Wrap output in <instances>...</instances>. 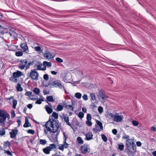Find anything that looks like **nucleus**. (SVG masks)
I'll list each match as a JSON object with an SVG mask.
<instances>
[{"instance_id":"a878e982","label":"nucleus","mask_w":156,"mask_h":156,"mask_svg":"<svg viewBox=\"0 0 156 156\" xmlns=\"http://www.w3.org/2000/svg\"><path fill=\"white\" fill-rule=\"evenodd\" d=\"M63 108L62 105H58L56 108V111H62Z\"/></svg>"},{"instance_id":"1a4fd4ad","label":"nucleus","mask_w":156,"mask_h":156,"mask_svg":"<svg viewBox=\"0 0 156 156\" xmlns=\"http://www.w3.org/2000/svg\"><path fill=\"white\" fill-rule=\"evenodd\" d=\"M80 150L82 153L83 154L89 153L90 151V146L87 144H85L81 146Z\"/></svg>"},{"instance_id":"338daca9","label":"nucleus","mask_w":156,"mask_h":156,"mask_svg":"<svg viewBox=\"0 0 156 156\" xmlns=\"http://www.w3.org/2000/svg\"><path fill=\"white\" fill-rule=\"evenodd\" d=\"M17 122L18 123V126L19 127L20 126V124L21 123V121L20 119H17Z\"/></svg>"},{"instance_id":"69168bd1","label":"nucleus","mask_w":156,"mask_h":156,"mask_svg":"<svg viewBox=\"0 0 156 156\" xmlns=\"http://www.w3.org/2000/svg\"><path fill=\"white\" fill-rule=\"evenodd\" d=\"M151 131L154 132L156 131V129L155 128L154 126H152L151 128Z\"/></svg>"},{"instance_id":"f704fd0d","label":"nucleus","mask_w":156,"mask_h":156,"mask_svg":"<svg viewBox=\"0 0 156 156\" xmlns=\"http://www.w3.org/2000/svg\"><path fill=\"white\" fill-rule=\"evenodd\" d=\"M75 96L78 99H80L82 96V94L79 92H77L75 93Z\"/></svg>"},{"instance_id":"58836bf2","label":"nucleus","mask_w":156,"mask_h":156,"mask_svg":"<svg viewBox=\"0 0 156 156\" xmlns=\"http://www.w3.org/2000/svg\"><path fill=\"white\" fill-rule=\"evenodd\" d=\"M101 138L105 142H106L107 141V138L106 136L104 134H101Z\"/></svg>"},{"instance_id":"6e6552de","label":"nucleus","mask_w":156,"mask_h":156,"mask_svg":"<svg viewBox=\"0 0 156 156\" xmlns=\"http://www.w3.org/2000/svg\"><path fill=\"white\" fill-rule=\"evenodd\" d=\"M64 136L65 138L63 142V144H59L58 145V148L62 151H63L64 148H66L68 147L69 144L66 142V138L67 136H66L64 133H63Z\"/></svg>"},{"instance_id":"c9c22d12","label":"nucleus","mask_w":156,"mask_h":156,"mask_svg":"<svg viewBox=\"0 0 156 156\" xmlns=\"http://www.w3.org/2000/svg\"><path fill=\"white\" fill-rule=\"evenodd\" d=\"M47 141L45 139H40V144L42 145H44L47 143Z\"/></svg>"},{"instance_id":"cd10ccee","label":"nucleus","mask_w":156,"mask_h":156,"mask_svg":"<svg viewBox=\"0 0 156 156\" xmlns=\"http://www.w3.org/2000/svg\"><path fill=\"white\" fill-rule=\"evenodd\" d=\"M46 99L49 102H53L55 100L52 96H47Z\"/></svg>"},{"instance_id":"3c124183","label":"nucleus","mask_w":156,"mask_h":156,"mask_svg":"<svg viewBox=\"0 0 156 156\" xmlns=\"http://www.w3.org/2000/svg\"><path fill=\"white\" fill-rule=\"evenodd\" d=\"M10 144V143L8 141H7L4 143V146L7 147L9 146Z\"/></svg>"},{"instance_id":"052dcab7","label":"nucleus","mask_w":156,"mask_h":156,"mask_svg":"<svg viewBox=\"0 0 156 156\" xmlns=\"http://www.w3.org/2000/svg\"><path fill=\"white\" fill-rule=\"evenodd\" d=\"M32 94V93L31 91H27L26 93L25 94L26 96H30Z\"/></svg>"},{"instance_id":"6e6d98bb","label":"nucleus","mask_w":156,"mask_h":156,"mask_svg":"<svg viewBox=\"0 0 156 156\" xmlns=\"http://www.w3.org/2000/svg\"><path fill=\"white\" fill-rule=\"evenodd\" d=\"M56 60L57 62L60 63L62 62H63L62 59L59 57L56 58Z\"/></svg>"},{"instance_id":"393cba45","label":"nucleus","mask_w":156,"mask_h":156,"mask_svg":"<svg viewBox=\"0 0 156 156\" xmlns=\"http://www.w3.org/2000/svg\"><path fill=\"white\" fill-rule=\"evenodd\" d=\"M100 131V130L98 128V126L96 124L95 125V128H93L92 129L93 133L95 134L97 133L98 132Z\"/></svg>"},{"instance_id":"f03ea898","label":"nucleus","mask_w":156,"mask_h":156,"mask_svg":"<svg viewBox=\"0 0 156 156\" xmlns=\"http://www.w3.org/2000/svg\"><path fill=\"white\" fill-rule=\"evenodd\" d=\"M126 150H127V153L129 156H133V154L136 151V146L133 138L128 139L126 141Z\"/></svg>"},{"instance_id":"0eeeda50","label":"nucleus","mask_w":156,"mask_h":156,"mask_svg":"<svg viewBox=\"0 0 156 156\" xmlns=\"http://www.w3.org/2000/svg\"><path fill=\"white\" fill-rule=\"evenodd\" d=\"M98 98L102 102H105L107 100L108 97L105 94L104 90L101 89L99 92Z\"/></svg>"},{"instance_id":"473e14b6","label":"nucleus","mask_w":156,"mask_h":156,"mask_svg":"<svg viewBox=\"0 0 156 156\" xmlns=\"http://www.w3.org/2000/svg\"><path fill=\"white\" fill-rule=\"evenodd\" d=\"M118 148L121 151H122L124 148V145L122 143H120L118 145Z\"/></svg>"},{"instance_id":"a19ab883","label":"nucleus","mask_w":156,"mask_h":156,"mask_svg":"<svg viewBox=\"0 0 156 156\" xmlns=\"http://www.w3.org/2000/svg\"><path fill=\"white\" fill-rule=\"evenodd\" d=\"M5 153H6L8 155L10 156H12L13 155L12 153L9 150H4Z\"/></svg>"},{"instance_id":"9d476101","label":"nucleus","mask_w":156,"mask_h":156,"mask_svg":"<svg viewBox=\"0 0 156 156\" xmlns=\"http://www.w3.org/2000/svg\"><path fill=\"white\" fill-rule=\"evenodd\" d=\"M119 115V113H116L115 114V115L113 121L119 122L122 121L123 118V115Z\"/></svg>"},{"instance_id":"bf43d9fd","label":"nucleus","mask_w":156,"mask_h":156,"mask_svg":"<svg viewBox=\"0 0 156 156\" xmlns=\"http://www.w3.org/2000/svg\"><path fill=\"white\" fill-rule=\"evenodd\" d=\"M83 99L85 101H87L88 99L87 96L86 94H84L82 96Z\"/></svg>"},{"instance_id":"0e129e2a","label":"nucleus","mask_w":156,"mask_h":156,"mask_svg":"<svg viewBox=\"0 0 156 156\" xmlns=\"http://www.w3.org/2000/svg\"><path fill=\"white\" fill-rule=\"evenodd\" d=\"M129 135H126L125 134L122 137V138L124 139H127L129 138Z\"/></svg>"},{"instance_id":"680f3d73","label":"nucleus","mask_w":156,"mask_h":156,"mask_svg":"<svg viewBox=\"0 0 156 156\" xmlns=\"http://www.w3.org/2000/svg\"><path fill=\"white\" fill-rule=\"evenodd\" d=\"M112 133L114 135H116L117 133V131L116 129H114L112 130Z\"/></svg>"},{"instance_id":"5701e85b","label":"nucleus","mask_w":156,"mask_h":156,"mask_svg":"<svg viewBox=\"0 0 156 156\" xmlns=\"http://www.w3.org/2000/svg\"><path fill=\"white\" fill-rule=\"evenodd\" d=\"M16 90L18 91H22L23 90V89L21 86V84L20 83L17 84L16 86Z\"/></svg>"},{"instance_id":"20e7f679","label":"nucleus","mask_w":156,"mask_h":156,"mask_svg":"<svg viewBox=\"0 0 156 156\" xmlns=\"http://www.w3.org/2000/svg\"><path fill=\"white\" fill-rule=\"evenodd\" d=\"M0 123H4L6 119L8 118V119L10 118V116L9 114L5 110H1L0 111Z\"/></svg>"},{"instance_id":"774afa93","label":"nucleus","mask_w":156,"mask_h":156,"mask_svg":"<svg viewBox=\"0 0 156 156\" xmlns=\"http://www.w3.org/2000/svg\"><path fill=\"white\" fill-rule=\"evenodd\" d=\"M33 105L32 104H29L27 105V107L29 109H31L32 108Z\"/></svg>"},{"instance_id":"e433bc0d","label":"nucleus","mask_w":156,"mask_h":156,"mask_svg":"<svg viewBox=\"0 0 156 156\" xmlns=\"http://www.w3.org/2000/svg\"><path fill=\"white\" fill-rule=\"evenodd\" d=\"M84 113L82 112H80L78 114V117L80 119H82L84 117Z\"/></svg>"},{"instance_id":"ea45409f","label":"nucleus","mask_w":156,"mask_h":156,"mask_svg":"<svg viewBox=\"0 0 156 156\" xmlns=\"http://www.w3.org/2000/svg\"><path fill=\"white\" fill-rule=\"evenodd\" d=\"M15 55L17 56H21L23 55V53L21 51H19L16 52Z\"/></svg>"},{"instance_id":"f8f14e48","label":"nucleus","mask_w":156,"mask_h":156,"mask_svg":"<svg viewBox=\"0 0 156 156\" xmlns=\"http://www.w3.org/2000/svg\"><path fill=\"white\" fill-rule=\"evenodd\" d=\"M18 131V130L16 129H12V132L9 133L10 137L12 139H14L15 137L17 134Z\"/></svg>"},{"instance_id":"b1692460","label":"nucleus","mask_w":156,"mask_h":156,"mask_svg":"<svg viewBox=\"0 0 156 156\" xmlns=\"http://www.w3.org/2000/svg\"><path fill=\"white\" fill-rule=\"evenodd\" d=\"M115 115V114H114L112 113H108V117L112 119L114 121Z\"/></svg>"},{"instance_id":"6ab92c4d","label":"nucleus","mask_w":156,"mask_h":156,"mask_svg":"<svg viewBox=\"0 0 156 156\" xmlns=\"http://www.w3.org/2000/svg\"><path fill=\"white\" fill-rule=\"evenodd\" d=\"M42 66V64H35L34 66V68L37 71V70H41V67Z\"/></svg>"},{"instance_id":"13d9d810","label":"nucleus","mask_w":156,"mask_h":156,"mask_svg":"<svg viewBox=\"0 0 156 156\" xmlns=\"http://www.w3.org/2000/svg\"><path fill=\"white\" fill-rule=\"evenodd\" d=\"M34 49L36 51H40L41 50V48L40 46L35 47L34 48Z\"/></svg>"},{"instance_id":"f257e3e1","label":"nucleus","mask_w":156,"mask_h":156,"mask_svg":"<svg viewBox=\"0 0 156 156\" xmlns=\"http://www.w3.org/2000/svg\"><path fill=\"white\" fill-rule=\"evenodd\" d=\"M44 126L47 128V129L44 130V132L46 134L48 133V131L51 133H56L59 128L58 123L57 121L53 119H50V118L46 122Z\"/></svg>"},{"instance_id":"dca6fc26","label":"nucleus","mask_w":156,"mask_h":156,"mask_svg":"<svg viewBox=\"0 0 156 156\" xmlns=\"http://www.w3.org/2000/svg\"><path fill=\"white\" fill-rule=\"evenodd\" d=\"M44 56V57H46L50 59L54 58V55L52 53L48 52L45 53Z\"/></svg>"},{"instance_id":"864d4df0","label":"nucleus","mask_w":156,"mask_h":156,"mask_svg":"<svg viewBox=\"0 0 156 156\" xmlns=\"http://www.w3.org/2000/svg\"><path fill=\"white\" fill-rule=\"evenodd\" d=\"M27 133L32 134H34L35 133V131L34 130L30 129L27 130Z\"/></svg>"},{"instance_id":"423d86ee","label":"nucleus","mask_w":156,"mask_h":156,"mask_svg":"<svg viewBox=\"0 0 156 156\" xmlns=\"http://www.w3.org/2000/svg\"><path fill=\"white\" fill-rule=\"evenodd\" d=\"M39 73L35 69H32L30 73L29 76L32 80H38Z\"/></svg>"},{"instance_id":"412c9836","label":"nucleus","mask_w":156,"mask_h":156,"mask_svg":"<svg viewBox=\"0 0 156 156\" xmlns=\"http://www.w3.org/2000/svg\"><path fill=\"white\" fill-rule=\"evenodd\" d=\"M43 152L46 154H49L50 153V152L51 151V150L49 148L48 146L44 148L43 149Z\"/></svg>"},{"instance_id":"4d7b16f0","label":"nucleus","mask_w":156,"mask_h":156,"mask_svg":"<svg viewBox=\"0 0 156 156\" xmlns=\"http://www.w3.org/2000/svg\"><path fill=\"white\" fill-rule=\"evenodd\" d=\"M98 111L100 113H101L103 112V108L101 106H99L98 108Z\"/></svg>"},{"instance_id":"9b49d317","label":"nucleus","mask_w":156,"mask_h":156,"mask_svg":"<svg viewBox=\"0 0 156 156\" xmlns=\"http://www.w3.org/2000/svg\"><path fill=\"white\" fill-rule=\"evenodd\" d=\"M63 104L65 105V108L66 109L72 112L73 111V103H72L71 105L69 104V102H67L65 103H64Z\"/></svg>"},{"instance_id":"2f4dec72","label":"nucleus","mask_w":156,"mask_h":156,"mask_svg":"<svg viewBox=\"0 0 156 156\" xmlns=\"http://www.w3.org/2000/svg\"><path fill=\"white\" fill-rule=\"evenodd\" d=\"M17 100L15 99L13 100V101L12 102V107L14 109H16V105L17 104Z\"/></svg>"},{"instance_id":"bb28decb","label":"nucleus","mask_w":156,"mask_h":156,"mask_svg":"<svg viewBox=\"0 0 156 156\" xmlns=\"http://www.w3.org/2000/svg\"><path fill=\"white\" fill-rule=\"evenodd\" d=\"M51 151L56 148V145L54 144H51L48 146Z\"/></svg>"},{"instance_id":"f3484780","label":"nucleus","mask_w":156,"mask_h":156,"mask_svg":"<svg viewBox=\"0 0 156 156\" xmlns=\"http://www.w3.org/2000/svg\"><path fill=\"white\" fill-rule=\"evenodd\" d=\"M20 47L23 49V51H26L27 53V51H28V47L26 44L23 43L21 44Z\"/></svg>"},{"instance_id":"a18cd8bd","label":"nucleus","mask_w":156,"mask_h":156,"mask_svg":"<svg viewBox=\"0 0 156 156\" xmlns=\"http://www.w3.org/2000/svg\"><path fill=\"white\" fill-rule=\"evenodd\" d=\"M132 123L133 125L135 126H137L139 124V122L136 120H133L132 122Z\"/></svg>"},{"instance_id":"c756f323","label":"nucleus","mask_w":156,"mask_h":156,"mask_svg":"<svg viewBox=\"0 0 156 156\" xmlns=\"http://www.w3.org/2000/svg\"><path fill=\"white\" fill-rule=\"evenodd\" d=\"M77 140L78 143L80 144H83V140L82 139V138L80 137H78L77 138Z\"/></svg>"},{"instance_id":"79ce46f5","label":"nucleus","mask_w":156,"mask_h":156,"mask_svg":"<svg viewBox=\"0 0 156 156\" xmlns=\"http://www.w3.org/2000/svg\"><path fill=\"white\" fill-rule=\"evenodd\" d=\"M52 116L55 119H57L58 117V115L56 112H53L52 114Z\"/></svg>"},{"instance_id":"aec40b11","label":"nucleus","mask_w":156,"mask_h":156,"mask_svg":"<svg viewBox=\"0 0 156 156\" xmlns=\"http://www.w3.org/2000/svg\"><path fill=\"white\" fill-rule=\"evenodd\" d=\"M31 125L30 124L28 120L27 117H26L25 122V123L24 124L23 126L24 127H28Z\"/></svg>"},{"instance_id":"4be33fe9","label":"nucleus","mask_w":156,"mask_h":156,"mask_svg":"<svg viewBox=\"0 0 156 156\" xmlns=\"http://www.w3.org/2000/svg\"><path fill=\"white\" fill-rule=\"evenodd\" d=\"M30 64L31 62L29 63L27 65H26V66H25L23 65H21V64H20V66H19V68L20 69H23L25 67H26V69H27L28 68H29L30 66Z\"/></svg>"},{"instance_id":"c03bdc74","label":"nucleus","mask_w":156,"mask_h":156,"mask_svg":"<svg viewBox=\"0 0 156 156\" xmlns=\"http://www.w3.org/2000/svg\"><path fill=\"white\" fill-rule=\"evenodd\" d=\"M5 132L4 129L3 128L0 130V134L2 136H3L5 135Z\"/></svg>"},{"instance_id":"de8ad7c7","label":"nucleus","mask_w":156,"mask_h":156,"mask_svg":"<svg viewBox=\"0 0 156 156\" xmlns=\"http://www.w3.org/2000/svg\"><path fill=\"white\" fill-rule=\"evenodd\" d=\"M16 116V114L14 110H12L11 111V118L13 119Z\"/></svg>"},{"instance_id":"37998d69","label":"nucleus","mask_w":156,"mask_h":156,"mask_svg":"<svg viewBox=\"0 0 156 156\" xmlns=\"http://www.w3.org/2000/svg\"><path fill=\"white\" fill-rule=\"evenodd\" d=\"M90 95L91 98V99L93 100H95L96 99V97L95 94L93 93H91Z\"/></svg>"},{"instance_id":"4c0bfd02","label":"nucleus","mask_w":156,"mask_h":156,"mask_svg":"<svg viewBox=\"0 0 156 156\" xmlns=\"http://www.w3.org/2000/svg\"><path fill=\"white\" fill-rule=\"evenodd\" d=\"M33 92L36 94H38L40 93V91L39 89L38 88H35L33 90Z\"/></svg>"},{"instance_id":"ddd939ff","label":"nucleus","mask_w":156,"mask_h":156,"mask_svg":"<svg viewBox=\"0 0 156 156\" xmlns=\"http://www.w3.org/2000/svg\"><path fill=\"white\" fill-rule=\"evenodd\" d=\"M59 132L57 133L56 134H52L50 138V141L53 143H55L58 142L57 136Z\"/></svg>"},{"instance_id":"e2e57ef3","label":"nucleus","mask_w":156,"mask_h":156,"mask_svg":"<svg viewBox=\"0 0 156 156\" xmlns=\"http://www.w3.org/2000/svg\"><path fill=\"white\" fill-rule=\"evenodd\" d=\"M142 144L140 141H137L136 142V145L138 147H140L141 145Z\"/></svg>"},{"instance_id":"2eb2a0df","label":"nucleus","mask_w":156,"mask_h":156,"mask_svg":"<svg viewBox=\"0 0 156 156\" xmlns=\"http://www.w3.org/2000/svg\"><path fill=\"white\" fill-rule=\"evenodd\" d=\"M62 119H63L64 121L66 122V124L69 126H71V124L69 122V117L67 116V115L66 114L64 115H63V116L62 118Z\"/></svg>"},{"instance_id":"7ed1b4c3","label":"nucleus","mask_w":156,"mask_h":156,"mask_svg":"<svg viewBox=\"0 0 156 156\" xmlns=\"http://www.w3.org/2000/svg\"><path fill=\"white\" fill-rule=\"evenodd\" d=\"M23 73L21 71L17 70L16 72L13 73L12 76L9 78V80L12 82L16 83L17 82V78L22 76Z\"/></svg>"},{"instance_id":"7c9ffc66","label":"nucleus","mask_w":156,"mask_h":156,"mask_svg":"<svg viewBox=\"0 0 156 156\" xmlns=\"http://www.w3.org/2000/svg\"><path fill=\"white\" fill-rule=\"evenodd\" d=\"M96 123L97 125L99 126L101 129H103V126H102V123L100 121L98 120H97Z\"/></svg>"},{"instance_id":"39448f33","label":"nucleus","mask_w":156,"mask_h":156,"mask_svg":"<svg viewBox=\"0 0 156 156\" xmlns=\"http://www.w3.org/2000/svg\"><path fill=\"white\" fill-rule=\"evenodd\" d=\"M51 87H58L60 89H63L64 90L65 89L61 83L60 81L59 80H56L53 81L51 83Z\"/></svg>"},{"instance_id":"603ef678","label":"nucleus","mask_w":156,"mask_h":156,"mask_svg":"<svg viewBox=\"0 0 156 156\" xmlns=\"http://www.w3.org/2000/svg\"><path fill=\"white\" fill-rule=\"evenodd\" d=\"M44 79L46 80H48L49 79L48 75V74H45L43 76Z\"/></svg>"},{"instance_id":"5fc2aeb1","label":"nucleus","mask_w":156,"mask_h":156,"mask_svg":"<svg viewBox=\"0 0 156 156\" xmlns=\"http://www.w3.org/2000/svg\"><path fill=\"white\" fill-rule=\"evenodd\" d=\"M44 100L43 99H40L39 100H37L35 102L36 104H40L41 103V101H43Z\"/></svg>"},{"instance_id":"a211bd4d","label":"nucleus","mask_w":156,"mask_h":156,"mask_svg":"<svg viewBox=\"0 0 156 156\" xmlns=\"http://www.w3.org/2000/svg\"><path fill=\"white\" fill-rule=\"evenodd\" d=\"M45 108L46 111L48 114H51L52 112V109L48 105L45 106Z\"/></svg>"},{"instance_id":"72a5a7b5","label":"nucleus","mask_w":156,"mask_h":156,"mask_svg":"<svg viewBox=\"0 0 156 156\" xmlns=\"http://www.w3.org/2000/svg\"><path fill=\"white\" fill-rule=\"evenodd\" d=\"M21 65H23L25 66H26L27 63V59H23L20 61Z\"/></svg>"},{"instance_id":"4468645a","label":"nucleus","mask_w":156,"mask_h":156,"mask_svg":"<svg viewBox=\"0 0 156 156\" xmlns=\"http://www.w3.org/2000/svg\"><path fill=\"white\" fill-rule=\"evenodd\" d=\"M93 134L91 132H88L85 135V139L87 140H90L93 139Z\"/></svg>"},{"instance_id":"c85d7f7f","label":"nucleus","mask_w":156,"mask_h":156,"mask_svg":"<svg viewBox=\"0 0 156 156\" xmlns=\"http://www.w3.org/2000/svg\"><path fill=\"white\" fill-rule=\"evenodd\" d=\"M44 66H46L50 67L51 66V64L50 62H48L44 61L43 62Z\"/></svg>"},{"instance_id":"09e8293b","label":"nucleus","mask_w":156,"mask_h":156,"mask_svg":"<svg viewBox=\"0 0 156 156\" xmlns=\"http://www.w3.org/2000/svg\"><path fill=\"white\" fill-rule=\"evenodd\" d=\"M9 33L10 36H13L15 37H16V34L14 31H12L11 32H9Z\"/></svg>"},{"instance_id":"49530a36","label":"nucleus","mask_w":156,"mask_h":156,"mask_svg":"<svg viewBox=\"0 0 156 156\" xmlns=\"http://www.w3.org/2000/svg\"><path fill=\"white\" fill-rule=\"evenodd\" d=\"M91 121V120H87L86 121V124L88 126H91L92 125V123Z\"/></svg>"},{"instance_id":"8fccbe9b","label":"nucleus","mask_w":156,"mask_h":156,"mask_svg":"<svg viewBox=\"0 0 156 156\" xmlns=\"http://www.w3.org/2000/svg\"><path fill=\"white\" fill-rule=\"evenodd\" d=\"M87 120H91V117L90 114H88L87 115Z\"/></svg>"}]
</instances>
